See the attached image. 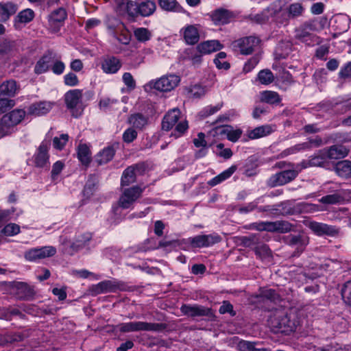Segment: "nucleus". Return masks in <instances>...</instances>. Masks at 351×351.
Returning a JSON list of instances; mask_svg holds the SVG:
<instances>
[{
    "label": "nucleus",
    "mask_w": 351,
    "mask_h": 351,
    "mask_svg": "<svg viewBox=\"0 0 351 351\" xmlns=\"http://www.w3.org/2000/svg\"><path fill=\"white\" fill-rule=\"evenodd\" d=\"M16 81L10 80L0 85V96L14 97L19 90Z\"/></svg>",
    "instance_id": "31"
},
{
    "label": "nucleus",
    "mask_w": 351,
    "mask_h": 351,
    "mask_svg": "<svg viewBox=\"0 0 351 351\" xmlns=\"http://www.w3.org/2000/svg\"><path fill=\"white\" fill-rule=\"evenodd\" d=\"M92 238L91 234L89 232L84 233L78 236L75 242L71 245L72 248H80L84 247Z\"/></svg>",
    "instance_id": "52"
},
{
    "label": "nucleus",
    "mask_w": 351,
    "mask_h": 351,
    "mask_svg": "<svg viewBox=\"0 0 351 351\" xmlns=\"http://www.w3.org/2000/svg\"><path fill=\"white\" fill-rule=\"evenodd\" d=\"M260 56L258 55H254L243 66V71L245 73L251 71L259 62Z\"/></svg>",
    "instance_id": "60"
},
{
    "label": "nucleus",
    "mask_w": 351,
    "mask_h": 351,
    "mask_svg": "<svg viewBox=\"0 0 351 351\" xmlns=\"http://www.w3.org/2000/svg\"><path fill=\"white\" fill-rule=\"evenodd\" d=\"M257 298H261L263 300H269L271 301H275L278 298V294L275 290L271 289H260V293L256 296Z\"/></svg>",
    "instance_id": "47"
},
{
    "label": "nucleus",
    "mask_w": 351,
    "mask_h": 351,
    "mask_svg": "<svg viewBox=\"0 0 351 351\" xmlns=\"http://www.w3.org/2000/svg\"><path fill=\"white\" fill-rule=\"evenodd\" d=\"M125 9L130 16L134 18L138 16V3L133 1H128Z\"/></svg>",
    "instance_id": "54"
},
{
    "label": "nucleus",
    "mask_w": 351,
    "mask_h": 351,
    "mask_svg": "<svg viewBox=\"0 0 351 351\" xmlns=\"http://www.w3.org/2000/svg\"><path fill=\"white\" fill-rule=\"evenodd\" d=\"M254 252L261 259L267 258L271 256V252L269 247L265 244L258 245L254 248Z\"/></svg>",
    "instance_id": "51"
},
{
    "label": "nucleus",
    "mask_w": 351,
    "mask_h": 351,
    "mask_svg": "<svg viewBox=\"0 0 351 351\" xmlns=\"http://www.w3.org/2000/svg\"><path fill=\"white\" fill-rule=\"evenodd\" d=\"M119 289V285L115 280H106L90 287L92 295H97L106 293H114Z\"/></svg>",
    "instance_id": "16"
},
{
    "label": "nucleus",
    "mask_w": 351,
    "mask_h": 351,
    "mask_svg": "<svg viewBox=\"0 0 351 351\" xmlns=\"http://www.w3.org/2000/svg\"><path fill=\"white\" fill-rule=\"evenodd\" d=\"M324 152L328 159L339 160L346 157L350 149L342 145H334L324 149Z\"/></svg>",
    "instance_id": "19"
},
{
    "label": "nucleus",
    "mask_w": 351,
    "mask_h": 351,
    "mask_svg": "<svg viewBox=\"0 0 351 351\" xmlns=\"http://www.w3.org/2000/svg\"><path fill=\"white\" fill-rule=\"evenodd\" d=\"M138 136V133L133 128H128L123 134V141L126 143L133 142Z\"/></svg>",
    "instance_id": "57"
},
{
    "label": "nucleus",
    "mask_w": 351,
    "mask_h": 351,
    "mask_svg": "<svg viewBox=\"0 0 351 351\" xmlns=\"http://www.w3.org/2000/svg\"><path fill=\"white\" fill-rule=\"evenodd\" d=\"M123 82L125 85L130 88V90H133L136 87V82L134 80L132 74L130 73H124L122 77Z\"/></svg>",
    "instance_id": "64"
},
{
    "label": "nucleus",
    "mask_w": 351,
    "mask_h": 351,
    "mask_svg": "<svg viewBox=\"0 0 351 351\" xmlns=\"http://www.w3.org/2000/svg\"><path fill=\"white\" fill-rule=\"evenodd\" d=\"M341 295L346 303L351 306V280L343 285L341 289Z\"/></svg>",
    "instance_id": "55"
},
{
    "label": "nucleus",
    "mask_w": 351,
    "mask_h": 351,
    "mask_svg": "<svg viewBox=\"0 0 351 351\" xmlns=\"http://www.w3.org/2000/svg\"><path fill=\"white\" fill-rule=\"evenodd\" d=\"M237 170V166L232 165L229 167L228 169L225 170L218 176H215L210 181H208V185L211 186H216L217 184L221 183V182L226 180L229 178Z\"/></svg>",
    "instance_id": "33"
},
{
    "label": "nucleus",
    "mask_w": 351,
    "mask_h": 351,
    "mask_svg": "<svg viewBox=\"0 0 351 351\" xmlns=\"http://www.w3.org/2000/svg\"><path fill=\"white\" fill-rule=\"evenodd\" d=\"M222 48V45L218 40H207L197 46V51L202 54H208Z\"/></svg>",
    "instance_id": "25"
},
{
    "label": "nucleus",
    "mask_w": 351,
    "mask_h": 351,
    "mask_svg": "<svg viewBox=\"0 0 351 351\" xmlns=\"http://www.w3.org/2000/svg\"><path fill=\"white\" fill-rule=\"evenodd\" d=\"M20 232V227L16 223H9L6 225L1 232L8 237H11L17 234Z\"/></svg>",
    "instance_id": "56"
},
{
    "label": "nucleus",
    "mask_w": 351,
    "mask_h": 351,
    "mask_svg": "<svg viewBox=\"0 0 351 351\" xmlns=\"http://www.w3.org/2000/svg\"><path fill=\"white\" fill-rule=\"evenodd\" d=\"M327 158L324 149L319 150L317 154L310 156L308 159L311 167H323L327 163Z\"/></svg>",
    "instance_id": "38"
},
{
    "label": "nucleus",
    "mask_w": 351,
    "mask_h": 351,
    "mask_svg": "<svg viewBox=\"0 0 351 351\" xmlns=\"http://www.w3.org/2000/svg\"><path fill=\"white\" fill-rule=\"evenodd\" d=\"M56 253V247L45 246L40 248H32L25 252V258L28 261H36L40 259L51 257Z\"/></svg>",
    "instance_id": "13"
},
{
    "label": "nucleus",
    "mask_w": 351,
    "mask_h": 351,
    "mask_svg": "<svg viewBox=\"0 0 351 351\" xmlns=\"http://www.w3.org/2000/svg\"><path fill=\"white\" fill-rule=\"evenodd\" d=\"M221 133L226 134L229 141L236 142L241 137L242 131L240 129L233 130L230 127H227L223 129Z\"/></svg>",
    "instance_id": "46"
},
{
    "label": "nucleus",
    "mask_w": 351,
    "mask_h": 351,
    "mask_svg": "<svg viewBox=\"0 0 351 351\" xmlns=\"http://www.w3.org/2000/svg\"><path fill=\"white\" fill-rule=\"evenodd\" d=\"M284 242L292 247H296L295 251L293 252L294 256H299L303 252L309 243V237L304 233L298 234H290L283 238Z\"/></svg>",
    "instance_id": "9"
},
{
    "label": "nucleus",
    "mask_w": 351,
    "mask_h": 351,
    "mask_svg": "<svg viewBox=\"0 0 351 351\" xmlns=\"http://www.w3.org/2000/svg\"><path fill=\"white\" fill-rule=\"evenodd\" d=\"M276 12L271 11L269 8L264 10L261 13L257 14L252 17V20L258 23H264L269 19Z\"/></svg>",
    "instance_id": "48"
},
{
    "label": "nucleus",
    "mask_w": 351,
    "mask_h": 351,
    "mask_svg": "<svg viewBox=\"0 0 351 351\" xmlns=\"http://www.w3.org/2000/svg\"><path fill=\"white\" fill-rule=\"evenodd\" d=\"M257 343L247 341H239L238 346L241 351H271L268 348H257Z\"/></svg>",
    "instance_id": "42"
},
{
    "label": "nucleus",
    "mask_w": 351,
    "mask_h": 351,
    "mask_svg": "<svg viewBox=\"0 0 351 351\" xmlns=\"http://www.w3.org/2000/svg\"><path fill=\"white\" fill-rule=\"evenodd\" d=\"M233 16L232 12L223 8L217 9L211 14L212 20L215 25L227 24Z\"/></svg>",
    "instance_id": "21"
},
{
    "label": "nucleus",
    "mask_w": 351,
    "mask_h": 351,
    "mask_svg": "<svg viewBox=\"0 0 351 351\" xmlns=\"http://www.w3.org/2000/svg\"><path fill=\"white\" fill-rule=\"evenodd\" d=\"M51 70L53 73L56 75H60L62 74L65 69V64L63 62L58 60V56L56 57V60L53 62H52L51 65Z\"/></svg>",
    "instance_id": "62"
},
{
    "label": "nucleus",
    "mask_w": 351,
    "mask_h": 351,
    "mask_svg": "<svg viewBox=\"0 0 351 351\" xmlns=\"http://www.w3.org/2000/svg\"><path fill=\"white\" fill-rule=\"evenodd\" d=\"M15 287L19 298L23 300H29L35 294L34 287L26 282H16Z\"/></svg>",
    "instance_id": "27"
},
{
    "label": "nucleus",
    "mask_w": 351,
    "mask_h": 351,
    "mask_svg": "<svg viewBox=\"0 0 351 351\" xmlns=\"http://www.w3.org/2000/svg\"><path fill=\"white\" fill-rule=\"evenodd\" d=\"M269 324L274 333L289 334L293 330L294 324L287 314L277 313L271 316Z\"/></svg>",
    "instance_id": "4"
},
{
    "label": "nucleus",
    "mask_w": 351,
    "mask_h": 351,
    "mask_svg": "<svg viewBox=\"0 0 351 351\" xmlns=\"http://www.w3.org/2000/svg\"><path fill=\"white\" fill-rule=\"evenodd\" d=\"M221 241V237L217 233L200 234L189 239V242L193 247H208Z\"/></svg>",
    "instance_id": "11"
},
{
    "label": "nucleus",
    "mask_w": 351,
    "mask_h": 351,
    "mask_svg": "<svg viewBox=\"0 0 351 351\" xmlns=\"http://www.w3.org/2000/svg\"><path fill=\"white\" fill-rule=\"evenodd\" d=\"M315 29L313 23L306 22L295 29V38L306 45H314L318 43V37L312 32Z\"/></svg>",
    "instance_id": "5"
},
{
    "label": "nucleus",
    "mask_w": 351,
    "mask_h": 351,
    "mask_svg": "<svg viewBox=\"0 0 351 351\" xmlns=\"http://www.w3.org/2000/svg\"><path fill=\"white\" fill-rule=\"evenodd\" d=\"M145 188L138 185L130 187H121V195L117 202L118 206L123 209L130 208L139 198L141 197Z\"/></svg>",
    "instance_id": "3"
},
{
    "label": "nucleus",
    "mask_w": 351,
    "mask_h": 351,
    "mask_svg": "<svg viewBox=\"0 0 351 351\" xmlns=\"http://www.w3.org/2000/svg\"><path fill=\"white\" fill-rule=\"evenodd\" d=\"M241 245L245 247H250L259 242V237L256 234H251L250 236H244L239 238Z\"/></svg>",
    "instance_id": "49"
},
{
    "label": "nucleus",
    "mask_w": 351,
    "mask_h": 351,
    "mask_svg": "<svg viewBox=\"0 0 351 351\" xmlns=\"http://www.w3.org/2000/svg\"><path fill=\"white\" fill-rule=\"evenodd\" d=\"M77 158L82 165L88 166L90 161V151L89 147L86 144H80L77 147Z\"/></svg>",
    "instance_id": "34"
},
{
    "label": "nucleus",
    "mask_w": 351,
    "mask_h": 351,
    "mask_svg": "<svg viewBox=\"0 0 351 351\" xmlns=\"http://www.w3.org/2000/svg\"><path fill=\"white\" fill-rule=\"evenodd\" d=\"M13 316H19L21 319H24L25 315L22 313L16 308H4L0 312V319L6 321H11Z\"/></svg>",
    "instance_id": "37"
},
{
    "label": "nucleus",
    "mask_w": 351,
    "mask_h": 351,
    "mask_svg": "<svg viewBox=\"0 0 351 351\" xmlns=\"http://www.w3.org/2000/svg\"><path fill=\"white\" fill-rule=\"evenodd\" d=\"M260 101L269 105H278L282 101L280 95L275 91L263 90L260 93Z\"/></svg>",
    "instance_id": "26"
},
{
    "label": "nucleus",
    "mask_w": 351,
    "mask_h": 351,
    "mask_svg": "<svg viewBox=\"0 0 351 351\" xmlns=\"http://www.w3.org/2000/svg\"><path fill=\"white\" fill-rule=\"evenodd\" d=\"M117 147L118 144H114L104 147L96 155V162L100 165L110 162L114 158Z\"/></svg>",
    "instance_id": "22"
},
{
    "label": "nucleus",
    "mask_w": 351,
    "mask_h": 351,
    "mask_svg": "<svg viewBox=\"0 0 351 351\" xmlns=\"http://www.w3.org/2000/svg\"><path fill=\"white\" fill-rule=\"evenodd\" d=\"M69 140V135L62 134L60 136L55 137L53 140V144L55 148L58 149H62Z\"/></svg>",
    "instance_id": "58"
},
{
    "label": "nucleus",
    "mask_w": 351,
    "mask_h": 351,
    "mask_svg": "<svg viewBox=\"0 0 351 351\" xmlns=\"http://www.w3.org/2000/svg\"><path fill=\"white\" fill-rule=\"evenodd\" d=\"M343 200V197L338 194L334 193L323 196L319 199V202L324 204H336Z\"/></svg>",
    "instance_id": "50"
},
{
    "label": "nucleus",
    "mask_w": 351,
    "mask_h": 351,
    "mask_svg": "<svg viewBox=\"0 0 351 351\" xmlns=\"http://www.w3.org/2000/svg\"><path fill=\"white\" fill-rule=\"evenodd\" d=\"M34 17V12L31 9H25L20 12L15 19L16 23H27Z\"/></svg>",
    "instance_id": "44"
},
{
    "label": "nucleus",
    "mask_w": 351,
    "mask_h": 351,
    "mask_svg": "<svg viewBox=\"0 0 351 351\" xmlns=\"http://www.w3.org/2000/svg\"><path fill=\"white\" fill-rule=\"evenodd\" d=\"M49 145L47 143L43 142L38 147L37 152L32 158L34 165L37 168H43L47 170L49 167L48 154Z\"/></svg>",
    "instance_id": "14"
},
{
    "label": "nucleus",
    "mask_w": 351,
    "mask_h": 351,
    "mask_svg": "<svg viewBox=\"0 0 351 351\" xmlns=\"http://www.w3.org/2000/svg\"><path fill=\"white\" fill-rule=\"evenodd\" d=\"M82 98V90L80 89L70 90L64 95V101L68 109H69L72 115L78 117L81 112L77 110V108L80 104Z\"/></svg>",
    "instance_id": "12"
},
{
    "label": "nucleus",
    "mask_w": 351,
    "mask_h": 351,
    "mask_svg": "<svg viewBox=\"0 0 351 351\" xmlns=\"http://www.w3.org/2000/svg\"><path fill=\"white\" fill-rule=\"evenodd\" d=\"M26 112L23 109H14L0 119V138L10 135L15 131V128L24 119Z\"/></svg>",
    "instance_id": "1"
},
{
    "label": "nucleus",
    "mask_w": 351,
    "mask_h": 351,
    "mask_svg": "<svg viewBox=\"0 0 351 351\" xmlns=\"http://www.w3.org/2000/svg\"><path fill=\"white\" fill-rule=\"evenodd\" d=\"M53 103L39 101L31 104L28 108V114L34 116H42L48 113L52 108Z\"/></svg>",
    "instance_id": "20"
},
{
    "label": "nucleus",
    "mask_w": 351,
    "mask_h": 351,
    "mask_svg": "<svg viewBox=\"0 0 351 351\" xmlns=\"http://www.w3.org/2000/svg\"><path fill=\"white\" fill-rule=\"evenodd\" d=\"M273 130L269 125L257 127L249 132L248 136L251 139H256L270 134Z\"/></svg>",
    "instance_id": "36"
},
{
    "label": "nucleus",
    "mask_w": 351,
    "mask_h": 351,
    "mask_svg": "<svg viewBox=\"0 0 351 351\" xmlns=\"http://www.w3.org/2000/svg\"><path fill=\"white\" fill-rule=\"evenodd\" d=\"M64 82L66 86H75L79 84V80L75 73L70 72L64 76Z\"/></svg>",
    "instance_id": "63"
},
{
    "label": "nucleus",
    "mask_w": 351,
    "mask_h": 351,
    "mask_svg": "<svg viewBox=\"0 0 351 351\" xmlns=\"http://www.w3.org/2000/svg\"><path fill=\"white\" fill-rule=\"evenodd\" d=\"M180 115V111L178 108H173L169 111L164 117L162 121V128L164 130L169 131L178 122Z\"/></svg>",
    "instance_id": "23"
},
{
    "label": "nucleus",
    "mask_w": 351,
    "mask_h": 351,
    "mask_svg": "<svg viewBox=\"0 0 351 351\" xmlns=\"http://www.w3.org/2000/svg\"><path fill=\"white\" fill-rule=\"evenodd\" d=\"M293 226L287 221H276V232L280 233H287L293 230Z\"/></svg>",
    "instance_id": "53"
},
{
    "label": "nucleus",
    "mask_w": 351,
    "mask_h": 351,
    "mask_svg": "<svg viewBox=\"0 0 351 351\" xmlns=\"http://www.w3.org/2000/svg\"><path fill=\"white\" fill-rule=\"evenodd\" d=\"M121 67V62L120 60L114 56L106 57L101 64V68L106 73H115Z\"/></svg>",
    "instance_id": "24"
},
{
    "label": "nucleus",
    "mask_w": 351,
    "mask_h": 351,
    "mask_svg": "<svg viewBox=\"0 0 351 351\" xmlns=\"http://www.w3.org/2000/svg\"><path fill=\"white\" fill-rule=\"evenodd\" d=\"M261 43V39L255 36L241 38L232 43L234 50L239 51L242 55H250Z\"/></svg>",
    "instance_id": "7"
},
{
    "label": "nucleus",
    "mask_w": 351,
    "mask_h": 351,
    "mask_svg": "<svg viewBox=\"0 0 351 351\" xmlns=\"http://www.w3.org/2000/svg\"><path fill=\"white\" fill-rule=\"evenodd\" d=\"M298 175V171L289 169L280 171L272 175L267 181V185L270 187L285 185L293 180Z\"/></svg>",
    "instance_id": "10"
},
{
    "label": "nucleus",
    "mask_w": 351,
    "mask_h": 351,
    "mask_svg": "<svg viewBox=\"0 0 351 351\" xmlns=\"http://www.w3.org/2000/svg\"><path fill=\"white\" fill-rule=\"evenodd\" d=\"M274 79V75L269 69H263L258 74V80L262 84L268 85L273 82Z\"/></svg>",
    "instance_id": "45"
},
{
    "label": "nucleus",
    "mask_w": 351,
    "mask_h": 351,
    "mask_svg": "<svg viewBox=\"0 0 351 351\" xmlns=\"http://www.w3.org/2000/svg\"><path fill=\"white\" fill-rule=\"evenodd\" d=\"M304 7L300 3H294L287 8L288 16L289 19H295L302 15Z\"/></svg>",
    "instance_id": "43"
},
{
    "label": "nucleus",
    "mask_w": 351,
    "mask_h": 351,
    "mask_svg": "<svg viewBox=\"0 0 351 351\" xmlns=\"http://www.w3.org/2000/svg\"><path fill=\"white\" fill-rule=\"evenodd\" d=\"M56 57L57 54L55 52L47 51L36 62L34 72L36 74H41L47 71Z\"/></svg>",
    "instance_id": "18"
},
{
    "label": "nucleus",
    "mask_w": 351,
    "mask_h": 351,
    "mask_svg": "<svg viewBox=\"0 0 351 351\" xmlns=\"http://www.w3.org/2000/svg\"><path fill=\"white\" fill-rule=\"evenodd\" d=\"M334 170L341 178L346 179L351 178V161L343 160L337 162L334 167Z\"/></svg>",
    "instance_id": "29"
},
{
    "label": "nucleus",
    "mask_w": 351,
    "mask_h": 351,
    "mask_svg": "<svg viewBox=\"0 0 351 351\" xmlns=\"http://www.w3.org/2000/svg\"><path fill=\"white\" fill-rule=\"evenodd\" d=\"M15 104L16 103L14 99L6 98L0 99V114L13 108Z\"/></svg>",
    "instance_id": "59"
},
{
    "label": "nucleus",
    "mask_w": 351,
    "mask_h": 351,
    "mask_svg": "<svg viewBox=\"0 0 351 351\" xmlns=\"http://www.w3.org/2000/svg\"><path fill=\"white\" fill-rule=\"evenodd\" d=\"M183 36L189 45L196 44L199 38V32L195 25H188L184 29Z\"/></svg>",
    "instance_id": "30"
},
{
    "label": "nucleus",
    "mask_w": 351,
    "mask_h": 351,
    "mask_svg": "<svg viewBox=\"0 0 351 351\" xmlns=\"http://www.w3.org/2000/svg\"><path fill=\"white\" fill-rule=\"evenodd\" d=\"M180 82V76L175 74L164 75L149 82V86L158 91L168 92L174 89Z\"/></svg>",
    "instance_id": "6"
},
{
    "label": "nucleus",
    "mask_w": 351,
    "mask_h": 351,
    "mask_svg": "<svg viewBox=\"0 0 351 351\" xmlns=\"http://www.w3.org/2000/svg\"><path fill=\"white\" fill-rule=\"evenodd\" d=\"M144 163H137L128 167L123 172L121 178V187L128 186L136 182L137 175H142L145 171Z\"/></svg>",
    "instance_id": "8"
},
{
    "label": "nucleus",
    "mask_w": 351,
    "mask_h": 351,
    "mask_svg": "<svg viewBox=\"0 0 351 351\" xmlns=\"http://www.w3.org/2000/svg\"><path fill=\"white\" fill-rule=\"evenodd\" d=\"M135 38L140 43H146L152 36V32L145 27H137L134 30Z\"/></svg>",
    "instance_id": "40"
},
{
    "label": "nucleus",
    "mask_w": 351,
    "mask_h": 351,
    "mask_svg": "<svg viewBox=\"0 0 351 351\" xmlns=\"http://www.w3.org/2000/svg\"><path fill=\"white\" fill-rule=\"evenodd\" d=\"M18 10L17 5L12 2L0 3V21H8Z\"/></svg>",
    "instance_id": "28"
},
{
    "label": "nucleus",
    "mask_w": 351,
    "mask_h": 351,
    "mask_svg": "<svg viewBox=\"0 0 351 351\" xmlns=\"http://www.w3.org/2000/svg\"><path fill=\"white\" fill-rule=\"evenodd\" d=\"M308 227L314 234L319 237L324 235L334 237L339 233V230L335 226L314 221H310Z\"/></svg>",
    "instance_id": "17"
},
{
    "label": "nucleus",
    "mask_w": 351,
    "mask_h": 351,
    "mask_svg": "<svg viewBox=\"0 0 351 351\" xmlns=\"http://www.w3.org/2000/svg\"><path fill=\"white\" fill-rule=\"evenodd\" d=\"M181 312L188 317H212L213 315L211 308L201 305L183 304L180 307Z\"/></svg>",
    "instance_id": "15"
},
{
    "label": "nucleus",
    "mask_w": 351,
    "mask_h": 351,
    "mask_svg": "<svg viewBox=\"0 0 351 351\" xmlns=\"http://www.w3.org/2000/svg\"><path fill=\"white\" fill-rule=\"evenodd\" d=\"M128 122L133 128L142 130L147 124V117L141 113H136L129 117Z\"/></svg>",
    "instance_id": "35"
},
{
    "label": "nucleus",
    "mask_w": 351,
    "mask_h": 351,
    "mask_svg": "<svg viewBox=\"0 0 351 351\" xmlns=\"http://www.w3.org/2000/svg\"><path fill=\"white\" fill-rule=\"evenodd\" d=\"M67 17L66 10L63 8H60L52 12L49 16V21L51 24L62 23Z\"/></svg>",
    "instance_id": "41"
},
{
    "label": "nucleus",
    "mask_w": 351,
    "mask_h": 351,
    "mask_svg": "<svg viewBox=\"0 0 351 351\" xmlns=\"http://www.w3.org/2000/svg\"><path fill=\"white\" fill-rule=\"evenodd\" d=\"M223 106V103L217 104L216 106H209L206 107L202 111L200 112V114L202 117H208L212 115L219 111Z\"/></svg>",
    "instance_id": "61"
},
{
    "label": "nucleus",
    "mask_w": 351,
    "mask_h": 351,
    "mask_svg": "<svg viewBox=\"0 0 351 351\" xmlns=\"http://www.w3.org/2000/svg\"><path fill=\"white\" fill-rule=\"evenodd\" d=\"M167 324L163 323H150L146 322H131L121 323L115 326L121 332H132L138 331L160 332L167 328Z\"/></svg>",
    "instance_id": "2"
},
{
    "label": "nucleus",
    "mask_w": 351,
    "mask_h": 351,
    "mask_svg": "<svg viewBox=\"0 0 351 351\" xmlns=\"http://www.w3.org/2000/svg\"><path fill=\"white\" fill-rule=\"evenodd\" d=\"M158 4L161 9L167 12H180L182 11V8L176 0H158Z\"/></svg>",
    "instance_id": "39"
},
{
    "label": "nucleus",
    "mask_w": 351,
    "mask_h": 351,
    "mask_svg": "<svg viewBox=\"0 0 351 351\" xmlns=\"http://www.w3.org/2000/svg\"><path fill=\"white\" fill-rule=\"evenodd\" d=\"M156 3L151 0H147L138 3V15L142 16H149L156 10Z\"/></svg>",
    "instance_id": "32"
}]
</instances>
